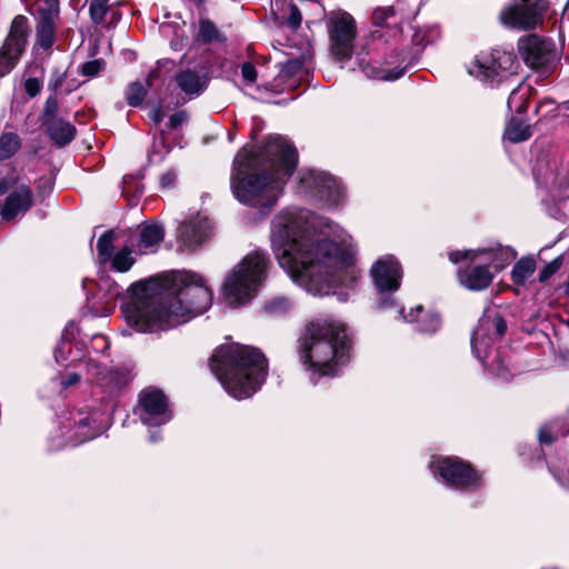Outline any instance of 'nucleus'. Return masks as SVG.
Masks as SVG:
<instances>
[{
  "label": "nucleus",
  "mask_w": 569,
  "mask_h": 569,
  "mask_svg": "<svg viewBox=\"0 0 569 569\" xmlns=\"http://www.w3.org/2000/svg\"><path fill=\"white\" fill-rule=\"evenodd\" d=\"M271 247L279 266L312 296L335 293L358 278L351 237L328 218L286 209L273 219Z\"/></svg>",
  "instance_id": "nucleus-1"
},
{
  "label": "nucleus",
  "mask_w": 569,
  "mask_h": 569,
  "mask_svg": "<svg viewBox=\"0 0 569 569\" xmlns=\"http://www.w3.org/2000/svg\"><path fill=\"white\" fill-rule=\"evenodd\" d=\"M132 298L122 308L128 326L137 332L168 330L206 312L212 291L198 273L178 271L132 286Z\"/></svg>",
  "instance_id": "nucleus-2"
},
{
  "label": "nucleus",
  "mask_w": 569,
  "mask_h": 569,
  "mask_svg": "<svg viewBox=\"0 0 569 569\" xmlns=\"http://www.w3.org/2000/svg\"><path fill=\"white\" fill-rule=\"evenodd\" d=\"M296 148L281 137L257 150L243 148L233 161L231 190L237 200L262 212L271 210L297 168Z\"/></svg>",
  "instance_id": "nucleus-3"
},
{
  "label": "nucleus",
  "mask_w": 569,
  "mask_h": 569,
  "mask_svg": "<svg viewBox=\"0 0 569 569\" xmlns=\"http://www.w3.org/2000/svg\"><path fill=\"white\" fill-rule=\"evenodd\" d=\"M211 370L234 399L251 397L267 376V360L256 348L239 343L222 345L211 357Z\"/></svg>",
  "instance_id": "nucleus-4"
},
{
  "label": "nucleus",
  "mask_w": 569,
  "mask_h": 569,
  "mask_svg": "<svg viewBox=\"0 0 569 569\" xmlns=\"http://www.w3.org/2000/svg\"><path fill=\"white\" fill-rule=\"evenodd\" d=\"M349 350V338L343 325L316 320L306 328L301 359L312 376L336 375Z\"/></svg>",
  "instance_id": "nucleus-5"
},
{
  "label": "nucleus",
  "mask_w": 569,
  "mask_h": 569,
  "mask_svg": "<svg viewBox=\"0 0 569 569\" xmlns=\"http://www.w3.org/2000/svg\"><path fill=\"white\" fill-rule=\"evenodd\" d=\"M270 261L266 252L254 250L233 267L223 282V298L231 307L248 303L267 277Z\"/></svg>",
  "instance_id": "nucleus-6"
},
{
  "label": "nucleus",
  "mask_w": 569,
  "mask_h": 569,
  "mask_svg": "<svg viewBox=\"0 0 569 569\" xmlns=\"http://www.w3.org/2000/svg\"><path fill=\"white\" fill-rule=\"evenodd\" d=\"M108 415L100 410L79 409L71 412L69 417L62 418L60 423V436L64 438L62 445L77 446L101 435L108 428Z\"/></svg>",
  "instance_id": "nucleus-7"
},
{
  "label": "nucleus",
  "mask_w": 569,
  "mask_h": 569,
  "mask_svg": "<svg viewBox=\"0 0 569 569\" xmlns=\"http://www.w3.org/2000/svg\"><path fill=\"white\" fill-rule=\"evenodd\" d=\"M370 273L378 293L377 308L388 310L398 307L393 295L400 288L402 279L399 261L392 256H385L373 263Z\"/></svg>",
  "instance_id": "nucleus-8"
},
{
  "label": "nucleus",
  "mask_w": 569,
  "mask_h": 569,
  "mask_svg": "<svg viewBox=\"0 0 569 569\" xmlns=\"http://www.w3.org/2000/svg\"><path fill=\"white\" fill-rule=\"evenodd\" d=\"M429 468L435 477L456 489L475 490L481 483V475L457 457H433Z\"/></svg>",
  "instance_id": "nucleus-9"
},
{
  "label": "nucleus",
  "mask_w": 569,
  "mask_h": 569,
  "mask_svg": "<svg viewBox=\"0 0 569 569\" xmlns=\"http://www.w3.org/2000/svg\"><path fill=\"white\" fill-rule=\"evenodd\" d=\"M327 31L331 56L340 62L350 60L357 37L353 18L345 11L331 12L327 18Z\"/></svg>",
  "instance_id": "nucleus-10"
},
{
  "label": "nucleus",
  "mask_w": 569,
  "mask_h": 569,
  "mask_svg": "<svg viewBox=\"0 0 569 569\" xmlns=\"http://www.w3.org/2000/svg\"><path fill=\"white\" fill-rule=\"evenodd\" d=\"M517 62L512 53L493 50L480 52L468 64V73L480 81L493 82L502 80L516 70Z\"/></svg>",
  "instance_id": "nucleus-11"
},
{
  "label": "nucleus",
  "mask_w": 569,
  "mask_h": 569,
  "mask_svg": "<svg viewBox=\"0 0 569 569\" xmlns=\"http://www.w3.org/2000/svg\"><path fill=\"white\" fill-rule=\"evenodd\" d=\"M300 191L318 198L328 207H338L345 199L340 182L332 176L313 169H305L299 178Z\"/></svg>",
  "instance_id": "nucleus-12"
},
{
  "label": "nucleus",
  "mask_w": 569,
  "mask_h": 569,
  "mask_svg": "<svg viewBox=\"0 0 569 569\" xmlns=\"http://www.w3.org/2000/svg\"><path fill=\"white\" fill-rule=\"evenodd\" d=\"M28 18L17 16L11 22L10 31L0 47V78L10 73L19 63L29 39Z\"/></svg>",
  "instance_id": "nucleus-13"
},
{
  "label": "nucleus",
  "mask_w": 569,
  "mask_h": 569,
  "mask_svg": "<svg viewBox=\"0 0 569 569\" xmlns=\"http://www.w3.org/2000/svg\"><path fill=\"white\" fill-rule=\"evenodd\" d=\"M518 51L525 63L537 71H547L557 60L553 42L537 34L520 38Z\"/></svg>",
  "instance_id": "nucleus-14"
},
{
  "label": "nucleus",
  "mask_w": 569,
  "mask_h": 569,
  "mask_svg": "<svg viewBox=\"0 0 569 569\" xmlns=\"http://www.w3.org/2000/svg\"><path fill=\"white\" fill-rule=\"evenodd\" d=\"M547 10L545 0H519V2L505 9L500 19L503 24L517 29H533L543 21Z\"/></svg>",
  "instance_id": "nucleus-15"
},
{
  "label": "nucleus",
  "mask_w": 569,
  "mask_h": 569,
  "mask_svg": "<svg viewBox=\"0 0 569 569\" xmlns=\"http://www.w3.org/2000/svg\"><path fill=\"white\" fill-rule=\"evenodd\" d=\"M10 190L2 208L1 217L3 220L10 221L24 214L33 203V192L28 184L17 183L16 176H9L0 181V194Z\"/></svg>",
  "instance_id": "nucleus-16"
},
{
  "label": "nucleus",
  "mask_w": 569,
  "mask_h": 569,
  "mask_svg": "<svg viewBox=\"0 0 569 569\" xmlns=\"http://www.w3.org/2000/svg\"><path fill=\"white\" fill-rule=\"evenodd\" d=\"M137 413L148 427L162 426L172 418L166 396L157 389H147L140 393Z\"/></svg>",
  "instance_id": "nucleus-17"
},
{
  "label": "nucleus",
  "mask_w": 569,
  "mask_h": 569,
  "mask_svg": "<svg viewBox=\"0 0 569 569\" xmlns=\"http://www.w3.org/2000/svg\"><path fill=\"white\" fill-rule=\"evenodd\" d=\"M448 257L452 263H458L462 260L471 262L480 260L487 262L488 266H492L495 271L498 272L516 259L517 252L510 247L498 246L496 248L455 250L449 252Z\"/></svg>",
  "instance_id": "nucleus-18"
},
{
  "label": "nucleus",
  "mask_w": 569,
  "mask_h": 569,
  "mask_svg": "<svg viewBox=\"0 0 569 569\" xmlns=\"http://www.w3.org/2000/svg\"><path fill=\"white\" fill-rule=\"evenodd\" d=\"M507 330L506 321L499 317H485L480 320L471 337V348L473 355L488 367V349L495 337H501Z\"/></svg>",
  "instance_id": "nucleus-19"
},
{
  "label": "nucleus",
  "mask_w": 569,
  "mask_h": 569,
  "mask_svg": "<svg viewBox=\"0 0 569 569\" xmlns=\"http://www.w3.org/2000/svg\"><path fill=\"white\" fill-rule=\"evenodd\" d=\"M392 60L378 61L367 51L357 53V63L362 72L370 79L393 81L403 76L406 66H401L405 59L399 61V57H391Z\"/></svg>",
  "instance_id": "nucleus-20"
},
{
  "label": "nucleus",
  "mask_w": 569,
  "mask_h": 569,
  "mask_svg": "<svg viewBox=\"0 0 569 569\" xmlns=\"http://www.w3.org/2000/svg\"><path fill=\"white\" fill-rule=\"evenodd\" d=\"M211 233L207 217L196 216L181 223L178 230V242L188 250H193L206 241Z\"/></svg>",
  "instance_id": "nucleus-21"
},
{
  "label": "nucleus",
  "mask_w": 569,
  "mask_h": 569,
  "mask_svg": "<svg viewBox=\"0 0 569 569\" xmlns=\"http://www.w3.org/2000/svg\"><path fill=\"white\" fill-rule=\"evenodd\" d=\"M164 238V229L157 222H146L139 227L137 237L130 238L136 254H149L158 251Z\"/></svg>",
  "instance_id": "nucleus-22"
},
{
  "label": "nucleus",
  "mask_w": 569,
  "mask_h": 569,
  "mask_svg": "<svg viewBox=\"0 0 569 569\" xmlns=\"http://www.w3.org/2000/svg\"><path fill=\"white\" fill-rule=\"evenodd\" d=\"M533 174L539 184L569 188V161L558 170L556 161L538 160Z\"/></svg>",
  "instance_id": "nucleus-23"
},
{
  "label": "nucleus",
  "mask_w": 569,
  "mask_h": 569,
  "mask_svg": "<svg viewBox=\"0 0 569 569\" xmlns=\"http://www.w3.org/2000/svg\"><path fill=\"white\" fill-rule=\"evenodd\" d=\"M398 312L403 320L416 323V330L421 333L432 335L441 327L439 315L431 310H425L420 305L411 309L408 313H405L403 308H399Z\"/></svg>",
  "instance_id": "nucleus-24"
},
{
  "label": "nucleus",
  "mask_w": 569,
  "mask_h": 569,
  "mask_svg": "<svg viewBox=\"0 0 569 569\" xmlns=\"http://www.w3.org/2000/svg\"><path fill=\"white\" fill-rule=\"evenodd\" d=\"M493 273L488 264H479L458 270V280L461 286L472 291L487 289L492 282Z\"/></svg>",
  "instance_id": "nucleus-25"
},
{
  "label": "nucleus",
  "mask_w": 569,
  "mask_h": 569,
  "mask_svg": "<svg viewBox=\"0 0 569 569\" xmlns=\"http://www.w3.org/2000/svg\"><path fill=\"white\" fill-rule=\"evenodd\" d=\"M44 123L48 126L50 138L60 147L68 144L74 138L76 128L70 122L62 119H48Z\"/></svg>",
  "instance_id": "nucleus-26"
},
{
  "label": "nucleus",
  "mask_w": 569,
  "mask_h": 569,
  "mask_svg": "<svg viewBox=\"0 0 569 569\" xmlns=\"http://www.w3.org/2000/svg\"><path fill=\"white\" fill-rule=\"evenodd\" d=\"M87 379L97 382L106 389H113L118 387L116 381V372L102 368L98 362L89 360L86 363Z\"/></svg>",
  "instance_id": "nucleus-27"
},
{
  "label": "nucleus",
  "mask_w": 569,
  "mask_h": 569,
  "mask_svg": "<svg viewBox=\"0 0 569 569\" xmlns=\"http://www.w3.org/2000/svg\"><path fill=\"white\" fill-rule=\"evenodd\" d=\"M176 81L181 91L189 96H197L206 88V79L191 70H186L177 74Z\"/></svg>",
  "instance_id": "nucleus-28"
},
{
  "label": "nucleus",
  "mask_w": 569,
  "mask_h": 569,
  "mask_svg": "<svg viewBox=\"0 0 569 569\" xmlns=\"http://www.w3.org/2000/svg\"><path fill=\"white\" fill-rule=\"evenodd\" d=\"M530 137V127L519 119L512 118L505 129V138L513 143L526 141Z\"/></svg>",
  "instance_id": "nucleus-29"
},
{
  "label": "nucleus",
  "mask_w": 569,
  "mask_h": 569,
  "mask_svg": "<svg viewBox=\"0 0 569 569\" xmlns=\"http://www.w3.org/2000/svg\"><path fill=\"white\" fill-rule=\"evenodd\" d=\"M536 270V261L531 257L521 258L511 272L512 281L516 284H525Z\"/></svg>",
  "instance_id": "nucleus-30"
},
{
  "label": "nucleus",
  "mask_w": 569,
  "mask_h": 569,
  "mask_svg": "<svg viewBox=\"0 0 569 569\" xmlns=\"http://www.w3.org/2000/svg\"><path fill=\"white\" fill-rule=\"evenodd\" d=\"M136 251L131 247V242L118 250L114 256L109 260L111 268L118 272H127L134 263L132 254Z\"/></svg>",
  "instance_id": "nucleus-31"
},
{
  "label": "nucleus",
  "mask_w": 569,
  "mask_h": 569,
  "mask_svg": "<svg viewBox=\"0 0 569 569\" xmlns=\"http://www.w3.org/2000/svg\"><path fill=\"white\" fill-rule=\"evenodd\" d=\"M116 234L112 230L103 232L98 239L97 250L101 262L109 261L114 256Z\"/></svg>",
  "instance_id": "nucleus-32"
},
{
  "label": "nucleus",
  "mask_w": 569,
  "mask_h": 569,
  "mask_svg": "<svg viewBox=\"0 0 569 569\" xmlns=\"http://www.w3.org/2000/svg\"><path fill=\"white\" fill-rule=\"evenodd\" d=\"M20 148V139L16 133L8 132L0 137V159H8Z\"/></svg>",
  "instance_id": "nucleus-33"
},
{
  "label": "nucleus",
  "mask_w": 569,
  "mask_h": 569,
  "mask_svg": "<svg viewBox=\"0 0 569 569\" xmlns=\"http://www.w3.org/2000/svg\"><path fill=\"white\" fill-rule=\"evenodd\" d=\"M372 20L376 26L391 27L398 23L393 7H380L372 12Z\"/></svg>",
  "instance_id": "nucleus-34"
},
{
  "label": "nucleus",
  "mask_w": 569,
  "mask_h": 569,
  "mask_svg": "<svg viewBox=\"0 0 569 569\" xmlns=\"http://www.w3.org/2000/svg\"><path fill=\"white\" fill-rule=\"evenodd\" d=\"M527 97L528 90L521 86L513 89L509 94L507 104L510 110H515L517 112H526L527 111Z\"/></svg>",
  "instance_id": "nucleus-35"
},
{
  "label": "nucleus",
  "mask_w": 569,
  "mask_h": 569,
  "mask_svg": "<svg viewBox=\"0 0 569 569\" xmlns=\"http://www.w3.org/2000/svg\"><path fill=\"white\" fill-rule=\"evenodd\" d=\"M147 94L146 86L140 81H134L129 84L127 89V102L131 107H137L142 103Z\"/></svg>",
  "instance_id": "nucleus-36"
},
{
  "label": "nucleus",
  "mask_w": 569,
  "mask_h": 569,
  "mask_svg": "<svg viewBox=\"0 0 569 569\" xmlns=\"http://www.w3.org/2000/svg\"><path fill=\"white\" fill-rule=\"evenodd\" d=\"M292 307V301L286 297H277L264 303V311L268 315H282L289 311Z\"/></svg>",
  "instance_id": "nucleus-37"
},
{
  "label": "nucleus",
  "mask_w": 569,
  "mask_h": 569,
  "mask_svg": "<svg viewBox=\"0 0 569 569\" xmlns=\"http://www.w3.org/2000/svg\"><path fill=\"white\" fill-rule=\"evenodd\" d=\"M109 1L110 0H91L89 13L93 23L99 24L103 21L109 10Z\"/></svg>",
  "instance_id": "nucleus-38"
},
{
  "label": "nucleus",
  "mask_w": 569,
  "mask_h": 569,
  "mask_svg": "<svg viewBox=\"0 0 569 569\" xmlns=\"http://www.w3.org/2000/svg\"><path fill=\"white\" fill-rule=\"evenodd\" d=\"M219 38V31L209 20H202L199 23L197 39L202 42H211Z\"/></svg>",
  "instance_id": "nucleus-39"
},
{
  "label": "nucleus",
  "mask_w": 569,
  "mask_h": 569,
  "mask_svg": "<svg viewBox=\"0 0 569 569\" xmlns=\"http://www.w3.org/2000/svg\"><path fill=\"white\" fill-rule=\"evenodd\" d=\"M286 76H298L300 79L308 73L303 62L300 59H293L287 61L282 69Z\"/></svg>",
  "instance_id": "nucleus-40"
},
{
  "label": "nucleus",
  "mask_w": 569,
  "mask_h": 569,
  "mask_svg": "<svg viewBox=\"0 0 569 569\" xmlns=\"http://www.w3.org/2000/svg\"><path fill=\"white\" fill-rule=\"evenodd\" d=\"M555 423H552L551 426H545L542 428H540L539 430V441L543 445H550L559 436H565L568 430L566 431H562V432H558V431H555Z\"/></svg>",
  "instance_id": "nucleus-41"
},
{
  "label": "nucleus",
  "mask_w": 569,
  "mask_h": 569,
  "mask_svg": "<svg viewBox=\"0 0 569 569\" xmlns=\"http://www.w3.org/2000/svg\"><path fill=\"white\" fill-rule=\"evenodd\" d=\"M289 16L282 23L287 24L290 29L297 30L301 24V13L296 4H288Z\"/></svg>",
  "instance_id": "nucleus-42"
},
{
  "label": "nucleus",
  "mask_w": 569,
  "mask_h": 569,
  "mask_svg": "<svg viewBox=\"0 0 569 569\" xmlns=\"http://www.w3.org/2000/svg\"><path fill=\"white\" fill-rule=\"evenodd\" d=\"M562 260L561 257H557L551 260L539 273V281H547L552 274H555L561 267Z\"/></svg>",
  "instance_id": "nucleus-43"
},
{
  "label": "nucleus",
  "mask_w": 569,
  "mask_h": 569,
  "mask_svg": "<svg viewBox=\"0 0 569 569\" xmlns=\"http://www.w3.org/2000/svg\"><path fill=\"white\" fill-rule=\"evenodd\" d=\"M103 69V61L100 59L91 60L82 64V74L94 77Z\"/></svg>",
  "instance_id": "nucleus-44"
},
{
  "label": "nucleus",
  "mask_w": 569,
  "mask_h": 569,
  "mask_svg": "<svg viewBox=\"0 0 569 569\" xmlns=\"http://www.w3.org/2000/svg\"><path fill=\"white\" fill-rule=\"evenodd\" d=\"M41 89L42 82L37 78H28L24 81V90L30 98L38 96Z\"/></svg>",
  "instance_id": "nucleus-45"
},
{
  "label": "nucleus",
  "mask_w": 569,
  "mask_h": 569,
  "mask_svg": "<svg viewBox=\"0 0 569 569\" xmlns=\"http://www.w3.org/2000/svg\"><path fill=\"white\" fill-rule=\"evenodd\" d=\"M491 372H493L498 378L502 380H507L509 378V372L507 366L502 363L500 358H496L495 361L491 362Z\"/></svg>",
  "instance_id": "nucleus-46"
},
{
  "label": "nucleus",
  "mask_w": 569,
  "mask_h": 569,
  "mask_svg": "<svg viewBox=\"0 0 569 569\" xmlns=\"http://www.w3.org/2000/svg\"><path fill=\"white\" fill-rule=\"evenodd\" d=\"M241 74L246 82L253 83L257 80V70L250 62H244L241 66Z\"/></svg>",
  "instance_id": "nucleus-47"
},
{
  "label": "nucleus",
  "mask_w": 569,
  "mask_h": 569,
  "mask_svg": "<svg viewBox=\"0 0 569 569\" xmlns=\"http://www.w3.org/2000/svg\"><path fill=\"white\" fill-rule=\"evenodd\" d=\"M189 120V114L187 111L181 110L173 113L169 119V127L171 129L178 128L179 126L186 123Z\"/></svg>",
  "instance_id": "nucleus-48"
},
{
  "label": "nucleus",
  "mask_w": 569,
  "mask_h": 569,
  "mask_svg": "<svg viewBox=\"0 0 569 569\" xmlns=\"http://www.w3.org/2000/svg\"><path fill=\"white\" fill-rule=\"evenodd\" d=\"M58 110V101L53 97H49L44 104V120L48 119H57L54 117L56 112Z\"/></svg>",
  "instance_id": "nucleus-49"
},
{
  "label": "nucleus",
  "mask_w": 569,
  "mask_h": 569,
  "mask_svg": "<svg viewBox=\"0 0 569 569\" xmlns=\"http://www.w3.org/2000/svg\"><path fill=\"white\" fill-rule=\"evenodd\" d=\"M177 174L173 171H167L160 178L162 189H171L174 186Z\"/></svg>",
  "instance_id": "nucleus-50"
},
{
  "label": "nucleus",
  "mask_w": 569,
  "mask_h": 569,
  "mask_svg": "<svg viewBox=\"0 0 569 569\" xmlns=\"http://www.w3.org/2000/svg\"><path fill=\"white\" fill-rule=\"evenodd\" d=\"M79 381H80L79 373L72 372V373H69L64 380L61 381V385L63 388H68V387L77 385Z\"/></svg>",
  "instance_id": "nucleus-51"
},
{
  "label": "nucleus",
  "mask_w": 569,
  "mask_h": 569,
  "mask_svg": "<svg viewBox=\"0 0 569 569\" xmlns=\"http://www.w3.org/2000/svg\"><path fill=\"white\" fill-rule=\"evenodd\" d=\"M92 342L96 345L94 348L103 351L107 349L108 347V342H107V339L104 336L102 335H97L92 338Z\"/></svg>",
  "instance_id": "nucleus-52"
},
{
  "label": "nucleus",
  "mask_w": 569,
  "mask_h": 569,
  "mask_svg": "<svg viewBox=\"0 0 569 569\" xmlns=\"http://www.w3.org/2000/svg\"><path fill=\"white\" fill-rule=\"evenodd\" d=\"M149 117L150 119L154 122V123H159L162 119H163V113H162V110L160 107H154L150 112H149Z\"/></svg>",
  "instance_id": "nucleus-53"
},
{
  "label": "nucleus",
  "mask_w": 569,
  "mask_h": 569,
  "mask_svg": "<svg viewBox=\"0 0 569 569\" xmlns=\"http://www.w3.org/2000/svg\"><path fill=\"white\" fill-rule=\"evenodd\" d=\"M557 481L559 482V485L569 491V470L567 471H563L562 473H560L558 477H557Z\"/></svg>",
  "instance_id": "nucleus-54"
},
{
  "label": "nucleus",
  "mask_w": 569,
  "mask_h": 569,
  "mask_svg": "<svg viewBox=\"0 0 569 569\" xmlns=\"http://www.w3.org/2000/svg\"><path fill=\"white\" fill-rule=\"evenodd\" d=\"M67 347L66 342H62L58 348L54 350V357L57 361H60L61 359H66V352L64 348Z\"/></svg>",
  "instance_id": "nucleus-55"
},
{
  "label": "nucleus",
  "mask_w": 569,
  "mask_h": 569,
  "mask_svg": "<svg viewBox=\"0 0 569 569\" xmlns=\"http://www.w3.org/2000/svg\"><path fill=\"white\" fill-rule=\"evenodd\" d=\"M160 439H161V436H160L159 431L150 432V435H149L150 442H158Z\"/></svg>",
  "instance_id": "nucleus-56"
},
{
  "label": "nucleus",
  "mask_w": 569,
  "mask_h": 569,
  "mask_svg": "<svg viewBox=\"0 0 569 569\" xmlns=\"http://www.w3.org/2000/svg\"><path fill=\"white\" fill-rule=\"evenodd\" d=\"M156 77H157V72H156V71H151V72L149 73L148 79L146 80V84H147L148 87H151V86H152V79H153V78H156Z\"/></svg>",
  "instance_id": "nucleus-57"
},
{
  "label": "nucleus",
  "mask_w": 569,
  "mask_h": 569,
  "mask_svg": "<svg viewBox=\"0 0 569 569\" xmlns=\"http://www.w3.org/2000/svg\"><path fill=\"white\" fill-rule=\"evenodd\" d=\"M562 106H563V108H565V109H569V101H565V102L562 103Z\"/></svg>",
  "instance_id": "nucleus-58"
},
{
  "label": "nucleus",
  "mask_w": 569,
  "mask_h": 569,
  "mask_svg": "<svg viewBox=\"0 0 569 569\" xmlns=\"http://www.w3.org/2000/svg\"><path fill=\"white\" fill-rule=\"evenodd\" d=\"M566 323H567V326H568V328H569V319L566 321Z\"/></svg>",
  "instance_id": "nucleus-59"
}]
</instances>
